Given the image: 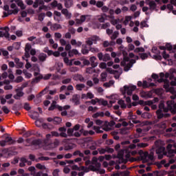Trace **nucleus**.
Masks as SVG:
<instances>
[{
	"instance_id": "obj_62",
	"label": "nucleus",
	"mask_w": 176,
	"mask_h": 176,
	"mask_svg": "<svg viewBox=\"0 0 176 176\" xmlns=\"http://www.w3.org/2000/svg\"><path fill=\"white\" fill-rule=\"evenodd\" d=\"M96 6H97V8H102L104 6V2L97 1Z\"/></svg>"
},
{
	"instance_id": "obj_23",
	"label": "nucleus",
	"mask_w": 176,
	"mask_h": 176,
	"mask_svg": "<svg viewBox=\"0 0 176 176\" xmlns=\"http://www.w3.org/2000/svg\"><path fill=\"white\" fill-rule=\"evenodd\" d=\"M46 58H47V55L46 54L41 53L38 55V60L41 63L46 61Z\"/></svg>"
},
{
	"instance_id": "obj_46",
	"label": "nucleus",
	"mask_w": 176,
	"mask_h": 176,
	"mask_svg": "<svg viewBox=\"0 0 176 176\" xmlns=\"http://www.w3.org/2000/svg\"><path fill=\"white\" fill-rule=\"evenodd\" d=\"M91 151H96L97 149V143L96 142L92 143V145L89 146Z\"/></svg>"
},
{
	"instance_id": "obj_8",
	"label": "nucleus",
	"mask_w": 176,
	"mask_h": 176,
	"mask_svg": "<svg viewBox=\"0 0 176 176\" xmlns=\"http://www.w3.org/2000/svg\"><path fill=\"white\" fill-rule=\"evenodd\" d=\"M81 52L82 54H87L89 52H94V48H91V45H82Z\"/></svg>"
},
{
	"instance_id": "obj_25",
	"label": "nucleus",
	"mask_w": 176,
	"mask_h": 176,
	"mask_svg": "<svg viewBox=\"0 0 176 176\" xmlns=\"http://www.w3.org/2000/svg\"><path fill=\"white\" fill-rule=\"evenodd\" d=\"M148 6L150 8V10H155V9H156L157 5L156 4V2H155L154 1H151L148 3Z\"/></svg>"
},
{
	"instance_id": "obj_56",
	"label": "nucleus",
	"mask_w": 176,
	"mask_h": 176,
	"mask_svg": "<svg viewBox=\"0 0 176 176\" xmlns=\"http://www.w3.org/2000/svg\"><path fill=\"white\" fill-rule=\"evenodd\" d=\"M50 78H52V74H45L44 76H43V79L44 80H49Z\"/></svg>"
},
{
	"instance_id": "obj_53",
	"label": "nucleus",
	"mask_w": 176,
	"mask_h": 176,
	"mask_svg": "<svg viewBox=\"0 0 176 176\" xmlns=\"http://www.w3.org/2000/svg\"><path fill=\"white\" fill-rule=\"evenodd\" d=\"M3 112H4V113L6 114H8L9 113V112H10V110H9V109H8V107L6 106H3L2 108H1Z\"/></svg>"
},
{
	"instance_id": "obj_36",
	"label": "nucleus",
	"mask_w": 176,
	"mask_h": 176,
	"mask_svg": "<svg viewBox=\"0 0 176 176\" xmlns=\"http://www.w3.org/2000/svg\"><path fill=\"white\" fill-rule=\"evenodd\" d=\"M109 60H111V55H109V54H105L104 55H103L102 61L107 62L109 61Z\"/></svg>"
},
{
	"instance_id": "obj_34",
	"label": "nucleus",
	"mask_w": 176,
	"mask_h": 176,
	"mask_svg": "<svg viewBox=\"0 0 176 176\" xmlns=\"http://www.w3.org/2000/svg\"><path fill=\"white\" fill-rule=\"evenodd\" d=\"M62 120H63L61 119V118H60V117H55L54 118V124H60V123H61Z\"/></svg>"
},
{
	"instance_id": "obj_14",
	"label": "nucleus",
	"mask_w": 176,
	"mask_h": 176,
	"mask_svg": "<svg viewBox=\"0 0 176 176\" xmlns=\"http://www.w3.org/2000/svg\"><path fill=\"white\" fill-rule=\"evenodd\" d=\"M15 92L16 94L13 96V98H14V100H20L21 97L24 96V92L20 90V89H16Z\"/></svg>"
},
{
	"instance_id": "obj_22",
	"label": "nucleus",
	"mask_w": 176,
	"mask_h": 176,
	"mask_svg": "<svg viewBox=\"0 0 176 176\" xmlns=\"http://www.w3.org/2000/svg\"><path fill=\"white\" fill-rule=\"evenodd\" d=\"M61 28H63V27H61V25L58 23H53V25L50 28V30H52V31H57V30H61Z\"/></svg>"
},
{
	"instance_id": "obj_42",
	"label": "nucleus",
	"mask_w": 176,
	"mask_h": 176,
	"mask_svg": "<svg viewBox=\"0 0 176 176\" xmlns=\"http://www.w3.org/2000/svg\"><path fill=\"white\" fill-rule=\"evenodd\" d=\"M94 130H96V133H97L98 134H102V133H104V131L100 130V127H98V126H94Z\"/></svg>"
},
{
	"instance_id": "obj_7",
	"label": "nucleus",
	"mask_w": 176,
	"mask_h": 176,
	"mask_svg": "<svg viewBox=\"0 0 176 176\" xmlns=\"http://www.w3.org/2000/svg\"><path fill=\"white\" fill-rule=\"evenodd\" d=\"M25 142L27 143L25 144V146H30V145H41L42 142L41 139L33 140L32 138H28L25 140Z\"/></svg>"
},
{
	"instance_id": "obj_32",
	"label": "nucleus",
	"mask_w": 176,
	"mask_h": 176,
	"mask_svg": "<svg viewBox=\"0 0 176 176\" xmlns=\"http://www.w3.org/2000/svg\"><path fill=\"white\" fill-rule=\"evenodd\" d=\"M73 155L74 156H80V157H83L85 156V154H83V153L80 152V151L77 150L74 152Z\"/></svg>"
},
{
	"instance_id": "obj_6",
	"label": "nucleus",
	"mask_w": 176,
	"mask_h": 176,
	"mask_svg": "<svg viewBox=\"0 0 176 176\" xmlns=\"http://www.w3.org/2000/svg\"><path fill=\"white\" fill-rule=\"evenodd\" d=\"M126 149H121L118 151L117 157L119 159L118 163H127V160L124 159V152Z\"/></svg>"
},
{
	"instance_id": "obj_16",
	"label": "nucleus",
	"mask_w": 176,
	"mask_h": 176,
	"mask_svg": "<svg viewBox=\"0 0 176 176\" xmlns=\"http://www.w3.org/2000/svg\"><path fill=\"white\" fill-rule=\"evenodd\" d=\"M4 141H6V143L8 144V145H14V144H16V140H14L10 136L6 137Z\"/></svg>"
},
{
	"instance_id": "obj_20",
	"label": "nucleus",
	"mask_w": 176,
	"mask_h": 176,
	"mask_svg": "<svg viewBox=\"0 0 176 176\" xmlns=\"http://www.w3.org/2000/svg\"><path fill=\"white\" fill-rule=\"evenodd\" d=\"M96 60H97V58H96V56H91L89 58V61L91 63L92 68H96V67H97V65H98V63H96Z\"/></svg>"
},
{
	"instance_id": "obj_58",
	"label": "nucleus",
	"mask_w": 176,
	"mask_h": 176,
	"mask_svg": "<svg viewBox=\"0 0 176 176\" xmlns=\"http://www.w3.org/2000/svg\"><path fill=\"white\" fill-rule=\"evenodd\" d=\"M45 16H46V14L45 13H41L39 15H38V19L40 21H43V19H45Z\"/></svg>"
},
{
	"instance_id": "obj_3",
	"label": "nucleus",
	"mask_w": 176,
	"mask_h": 176,
	"mask_svg": "<svg viewBox=\"0 0 176 176\" xmlns=\"http://www.w3.org/2000/svg\"><path fill=\"white\" fill-rule=\"evenodd\" d=\"M136 89H137V86L135 85H129V86L124 85L123 88L120 89V91L122 94H123V96H124L126 93L128 96H131L134 90H136Z\"/></svg>"
},
{
	"instance_id": "obj_39",
	"label": "nucleus",
	"mask_w": 176,
	"mask_h": 176,
	"mask_svg": "<svg viewBox=\"0 0 176 176\" xmlns=\"http://www.w3.org/2000/svg\"><path fill=\"white\" fill-rule=\"evenodd\" d=\"M126 102H127V108L130 109L131 108V98H130L129 96L126 98Z\"/></svg>"
},
{
	"instance_id": "obj_9",
	"label": "nucleus",
	"mask_w": 176,
	"mask_h": 176,
	"mask_svg": "<svg viewBox=\"0 0 176 176\" xmlns=\"http://www.w3.org/2000/svg\"><path fill=\"white\" fill-rule=\"evenodd\" d=\"M147 157L148 160H153L154 157H153V153L151 152L150 154L148 153H146L144 156L142 157V160L143 163H146L148 162Z\"/></svg>"
},
{
	"instance_id": "obj_18",
	"label": "nucleus",
	"mask_w": 176,
	"mask_h": 176,
	"mask_svg": "<svg viewBox=\"0 0 176 176\" xmlns=\"http://www.w3.org/2000/svg\"><path fill=\"white\" fill-rule=\"evenodd\" d=\"M61 12L62 14H64L67 20H69V19L72 17V14L69 12H68L67 9H63Z\"/></svg>"
},
{
	"instance_id": "obj_55",
	"label": "nucleus",
	"mask_w": 176,
	"mask_h": 176,
	"mask_svg": "<svg viewBox=\"0 0 176 176\" xmlns=\"http://www.w3.org/2000/svg\"><path fill=\"white\" fill-rule=\"evenodd\" d=\"M106 152H107V153H113V152H115V150L109 146H106Z\"/></svg>"
},
{
	"instance_id": "obj_21",
	"label": "nucleus",
	"mask_w": 176,
	"mask_h": 176,
	"mask_svg": "<svg viewBox=\"0 0 176 176\" xmlns=\"http://www.w3.org/2000/svg\"><path fill=\"white\" fill-rule=\"evenodd\" d=\"M43 78V75H40L37 77H35L32 80V85H35V83H39L41 82V80Z\"/></svg>"
},
{
	"instance_id": "obj_4",
	"label": "nucleus",
	"mask_w": 176,
	"mask_h": 176,
	"mask_svg": "<svg viewBox=\"0 0 176 176\" xmlns=\"http://www.w3.org/2000/svg\"><path fill=\"white\" fill-rule=\"evenodd\" d=\"M0 30H3V31H0V38H3V36H5V38L8 41H10V34H9V31H10V29L9 28V27L6 26L4 28H0Z\"/></svg>"
},
{
	"instance_id": "obj_57",
	"label": "nucleus",
	"mask_w": 176,
	"mask_h": 176,
	"mask_svg": "<svg viewBox=\"0 0 176 176\" xmlns=\"http://www.w3.org/2000/svg\"><path fill=\"white\" fill-rule=\"evenodd\" d=\"M133 17L131 16H125V21H124V24H127L129 21H130Z\"/></svg>"
},
{
	"instance_id": "obj_31",
	"label": "nucleus",
	"mask_w": 176,
	"mask_h": 176,
	"mask_svg": "<svg viewBox=\"0 0 176 176\" xmlns=\"http://www.w3.org/2000/svg\"><path fill=\"white\" fill-rule=\"evenodd\" d=\"M20 163H19V166L21 167H25V163L27 162V159L25 157H21L20 159Z\"/></svg>"
},
{
	"instance_id": "obj_60",
	"label": "nucleus",
	"mask_w": 176,
	"mask_h": 176,
	"mask_svg": "<svg viewBox=\"0 0 176 176\" xmlns=\"http://www.w3.org/2000/svg\"><path fill=\"white\" fill-rule=\"evenodd\" d=\"M118 35H119V33L118 32H114V33L111 36L112 41H114V39H116L118 38Z\"/></svg>"
},
{
	"instance_id": "obj_48",
	"label": "nucleus",
	"mask_w": 176,
	"mask_h": 176,
	"mask_svg": "<svg viewBox=\"0 0 176 176\" xmlns=\"http://www.w3.org/2000/svg\"><path fill=\"white\" fill-rule=\"evenodd\" d=\"M72 78H66L62 80L63 85H68V83H71Z\"/></svg>"
},
{
	"instance_id": "obj_38",
	"label": "nucleus",
	"mask_w": 176,
	"mask_h": 176,
	"mask_svg": "<svg viewBox=\"0 0 176 176\" xmlns=\"http://www.w3.org/2000/svg\"><path fill=\"white\" fill-rule=\"evenodd\" d=\"M145 52V49L144 47H138L134 50L135 53H144Z\"/></svg>"
},
{
	"instance_id": "obj_59",
	"label": "nucleus",
	"mask_w": 176,
	"mask_h": 176,
	"mask_svg": "<svg viewBox=\"0 0 176 176\" xmlns=\"http://www.w3.org/2000/svg\"><path fill=\"white\" fill-rule=\"evenodd\" d=\"M89 169L91 170V171H98V168H97L94 165H89Z\"/></svg>"
},
{
	"instance_id": "obj_49",
	"label": "nucleus",
	"mask_w": 176,
	"mask_h": 176,
	"mask_svg": "<svg viewBox=\"0 0 176 176\" xmlns=\"http://www.w3.org/2000/svg\"><path fill=\"white\" fill-rule=\"evenodd\" d=\"M23 80H24V78H23V76H19L16 78L15 82L16 83H21Z\"/></svg>"
},
{
	"instance_id": "obj_35",
	"label": "nucleus",
	"mask_w": 176,
	"mask_h": 176,
	"mask_svg": "<svg viewBox=\"0 0 176 176\" xmlns=\"http://www.w3.org/2000/svg\"><path fill=\"white\" fill-rule=\"evenodd\" d=\"M151 116V113L148 112H144L142 113V118H143L144 119H150Z\"/></svg>"
},
{
	"instance_id": "obj_37",
	"label": "nucleus",
	"mask_w": 176,
	"mask_h": 176,
	"mask_svg": "<svg viewBox=\"0 0 176 176\" xmlns=\"http://www.w3.org/2000/svg\"><path fill=\"white\" fill-rule=\"evenodd\" d=\"M107 17V14H103L100 18L98 19L99 23H104L105 18Z\"/></svg>"
},
{
	"instance_id": "obj_15",
	"label": "nucleus",
	"mask_w": 176,
	"mask_h": 176,
	"mask_svg": "<svg viewBox=\"0 0 176 176\" xmlns=\"http://www.w3.org/2000/svg\"><path fill=\"white\" fill-rule=\"evenodd\" d=\"M3 10L8 12V14H17V13H19V10H10L8 5H5L3 6Z\"/></svg>"
},
{
	"instance_id": "obj_1",
	"label": "nucleus",
	"mask_w": 176,
	"mask_h": 176,
	"mask_svg": "<svg viewBox=\"0 0 176 176\" xmlns=\"http://www.w3.org/2000/svg\"><path fill=\"white\" fill-rule=\"evenodd\" d=\"M165 107L164 103H160L159 104V109L156 111L157 119L151 122L150 124H156V123H159V120H160V119H167L171 116V114L170 113H163V109Z\"/></svg>"
},
{
	"instance_id": "obj_19",
	"label": "nucleus",
	"mask_w": 176,
	"mask_h": 176,
	"mask_svg": "<svg viewBox=\"0 0 176 176\" xmlns=\"http://www.w3.org/2000/svg\"><path fill=\"white\" fill-rule=\"evenodd\" d=\"M73 79L74 80H80V82H85V77L82 74H75Z\"/></svg>"
},
{
	"instance_id": "obj_44",
	"label": "nucleus",
	"mask_w": 176,
	"mask_h": 176,
	"mask_svg": "<svg viewBox=\"0 0 176 176\" xmlns=\"http://www.w3.org/2000/svg\"><path fill=\"white\" fill-rule=\"evenodd\" d=\"M132 67V65L128 63L124 66V71H125V72H129V71H130V68H131Z\"/></svg>"
},
{
	"instance_id": "obj_17",
	"label": "nucleus",
	"mask_w": 176,
	"mask_h": 176,
	"mask_svg": "<svg viewBox=\"0 0 176 176\" xmlns=\"http://www.w3.org/2000/svg\"><path fill=\"white\" fill-rule=\"evenodd\" d=\"M160 49L161 50H164L162 52V57L163 58H164L165 60H167V58H170V54L166 53V47L164 46H160Z\"/></svg>"
},
{
	"instance_id": "obj_11",
	"label": "nucleus",
	"mask_w": 176,
	"mask_h": 176,
	"mask_svg": "<svg viewBox=\"0 0 176 176\" xmlns=\"http://www.w3.org/2000/svg\"><path fill=\"white\" fill-rule=\"evenodd\" d=\"M56 101H53L51 106L48 108V111H54V109H58V111H63V107L56 104Z\"/></svg>"
},
{
	"instance_id": "obj_33",
	"label": "nucleus",
	"mask_w": 176,
	"mask_h": 176,
	"mask_svg": "<svg viewBox=\"0 0 176 176\" xmlns=\"http://www.w3.org/2000/svg\"><path fill=\"white\" fill-rule=\"evenodd\" d=\"M58 145H60V141L57 139H56L54 140V142L51 144V146L52 148H57V146H58Z\"/></svg>"
},
{
	"instance_id": "obj_52",
	"label": "nucleus",
	"mask_w": 176,
	"mask_h": 176,
	"mask_svg": "<svg viewBox=\"0 0 176 176\" xmlns=\"http://www.w3.org/2000/svg\"><path fill=\"white\" fill-rule=\"evenodd\" d=\"M74 148H75V144H69L66 146V149L67 151H69L71 149H74Z\"/></svg>"
},
{
	"instance_id": "obj_47",
	"label": "nucleus",
	"mask_w": 176,
	"mask_h": 176,
	"mask_svg": "<svg viewBox=\"0 0 176 176\" xmlns=\"http://www.w3.org/2000/svg\"><path fill=\"white\" fill-rule=\"evenodd\" d=\"M139 56H140V58H142V60H145L146 58H148V54L146 53H140Z\"/></svg>"
},
{
	"instance_id": "obj_50",
	"label": "nucleus",
	"mask_w": 176,
	"mask_h": 176,
	"mask_svg": "<svg viewBox=\"0 0 176 176\" xmlns=\"http://www.w3.org/2000/svg\"><path fill=\"white\" fill-rule=\"evenodd\" d=\"M74 129L72 128H69L67 129V134L70 136V137H72L74 134Z\"/></svg>"
},
{
	"instance_id": "obj_61",
	"label": "nucleus",
	"mask_w": 176,
	"mask_h": 176,
	"mask_svg": "<svg viewBox=\"0 0 176 176\" xmlns=\"http://www.w3.org/2000/svg\"><path fill=\"white\" fill-rule=\"evenodd\" d=\"M87 98H89L90 100L94 98V94H93L91 92H88L87 94Z\"/></svg>"
},
{
	"instance_id": "obj_2",
	"label": "nucleus",
	"mask_w": 176,
	"mask_h": 176,
	"mask_svg": "<svg viewBox=\"0 0 176 176\" xmlns=\"http://www.w3.org/2000/svg\"><path fill=\"white\" fill-rule=\"evenodd\" d=\"M167 107L162 109L163 113H168V111L172 115H176V103L174 100H168L166 102Z\"/></svg>"
},
{
	"instance_id": "obj_43",
	"label": "nucleus",
	"mask_w": 176,
	"mask_h": 176,
	"mask_svg": "<svg viewBox=\"0 0 176 176\" xmlns=\"http://www.w3.org/2000/svg\"><path fill=\"white\" fill-rule=\"evenodd\" d=\"M100 76L102 82H105V79H107V76H108V74H107V72H102Z\"/></svg>"
},
{
	"instance_id": "obj_10",
	"label": "nucleus",
	"mask_w": 176,
	"mask_h": 176,
	"mask_svg": "<svg viewBox=\"0 0 176 176\" xmlns=\"http://www.w3.org/2000/svg\"><path fill=\"white\" fill-rule=\"evenodd\" d=\"M98 41H100V38L98 36H92L87 39V41H86V43H87V45H93V43H94V45H96V43H97Z\"/></svg>"
},
{
	"instance_id": "obj_27",
	"label": "nucleus",
	"mask_w": 176,
	"mask_h": 176,
	"mask_svg": "<svg viewBox=\"0 0 176 176\" xmlns=\"http://www.w3.org/2000/svg\"><path fill=\"white\" fill-rule=\"evenodd\" d=\"M91 102V104H92V105H96V104H97V102H98V104H100V102H101V99H98V98H95V99H92L91 101H87L86 102V104Z\"/></svg>"
},
{
	"instance_id": "obj_13",
	"label": "nucleus",
	"mask_w": 176,
	"mask_h": 176,
	"mask_svg": "<svg viewBox=\"0 0 176 176\" xmlns=\"http://www.w3.org/2000/svg\"><path fill=\"white\" fill-rule=\"evenodd\" d=\"M173 144H168L166 146V149L168 151L167 157H173L174 156V153H175V150H173Z\"/></svg>"
},
{
	"instance_id": "obj_63",
	"label": "nucleus",
	"mask_w": 176,
	"mask_h": 176,
	"mask_svg": "<svg viewBox=\"0 0 176 176\" xmlns=\"http://www.w3.org/2000/svg\"><path fill=\"white\" fill-rule=\"evenodd\" d=\"M24 109H25V111H30L31 109V107H30V104H28L27 102L25 103Z\"/></svg>"
},
{
	"instance_id": "obj_45",
	"label": "nucleus",
	"mask_w": 176,
	"mask_h": 176,
	"mask_svg": "<svg viewBox=\"0 0 176 176\" xmlns=\"http://www.w3.org/2000/svg\"><path fill=\"white\" fill-rule=\"evenodd\" d=\"M36 168H38V170H46V166L45 165H42L41 164H37L36 165Z\"/></svg>"
},
{
	"instance_id": "obj_24",
	"label": "nucleus",
	"mask_w": 176,
	"mask_h": 176,
	"mask_svg": "<svg viewBox=\"0 0 176 176\" xmlns=\"http://www.w3.org/2000/svg\"><path fill=\"white\" fill-rule=\"evenodd\" d=\"M28 40L30 42H33V45H38V43H39V40H37L36 37L34 36L28 37Z\"/></svg>"
},
{
	"instance_id": "obj_12",
	"label": "nucleus",
	"mask_w": 176,
	"mask_h": 176,
	"mask_svg": "<svg viewBox=\"0 0 176 176\" xmlns=\"http://www.w3.org/2000/svg\"><path fill=\"white\" fill-rule=\"evenodd\" d=\"M71 101L74 102V105H80V95L74 94Z\"/></svg>"
},
{
	"instance_id": "obj_5",
	"label": "nucleus",
	"mask_w": 176,
	"mask_h": 176,
	"mask_svg": "<svg viewBox=\"0 0 176 176\" xmlns=\"http://www.w3.org/2000/svg\"><path fill=\"white\" fill-rule=\"evenodd\" d=\"M155 152L158 156V159H163L164 156H167V153L166 152V148L163 146H159L156 148Z\"/></svg>"
},
{
	"instance_id": "obj_40",
	"label": "nucleus",
	"mask_w": 176,
	"mask_h": 176,
	"mask_svg": "<svg viewBox=\"0 0 176 176\" xmlns=\"http://www.w3.org/2000/svg\"><path fill=\"white\" fill-rule=\"evenodd\" d=\"M32 132L31 131H26L23 133V137L25 138H28V137H31L32 135Z\"/></svg>"
},
{
	"instance_id": "obj_28",
	"label": "nucleus",
	"mask_w": 176,
	"mask_h": 176,
	"mask_svg": "<svg viewBox=\"0 0 176 176\" xmlns=\"http://www.w3.org/2000/svg\"><path fill=\"white\" fill-rule=\"evenodd\" d=\"M85 87H86V85H85V84H77L76 85V89L78 91H82L83 89H85Z\"/></svg>"
},
{
	"instance_id": "obj_51",
	"label": "nucleus",
	"mask_w": 176,
	"mask_h": 176,
	"mask_svg": "<svg viewBox=\"0 0 176 176\" xmlns=\"http://www.w3.org/2000/svg\"><path fill=\"white\" fill-rule=\"evenodd\" d=\"M10 8H11V9H14V10H18V12H20V9H19V8L17 7V6H16V3H12L10 5Z\"/></svg>"
},
{
	"instance_id": "obj_64",
	"label": "nucleus",
	"mask_w": 176,
	"mask_h": 176,
	"mask_svg": "<svg viewBox=\"0 0 176 176\" xmlns=\"http://www.w3.org/2000/svg\"><path fill=\"white\" fill-rule=\"evenodd\" d=\"M105 144H106V145H112V144H113V140L109 139V140H106Z\"/></svg>"
},
{
	"instance_id": "obj_41",
	"label": "nucleus",
	"mask_w": 176,
	"mask_h": 176,
	"mask_svg": "<svg viewBox=\"0 0 176 176\" xmlns=\"http://www.w3.org/2000/svg\"><path fill=\"white\" fill-rule=\"evenodd\" d=\"M52 158L49 157H38V160H41V162H45V161H47V160H51Z\"/></svg>"
},
{
	"instance_id": "obj_54",
	"label": "nucleus",
	"mask_w": 176,
	"mask_h": 176,
	"mask_svg": "<svg viewBox=\"0 0 176 176\" xmlns=\"http://www.w3.org/2000/svg\"><path fill=\"white\" fill-rule=\"evenodd\" d=\"M149 144L148 143H139L138 144V146L139 148H146Z\"/></svg>"
},
{
	"instance_id": "obj_29",
	"label": "nucleus",
	"mask_w": 176,
	"mask_h": 176,
	"mask_svg": "<svg viewBox=\"0 0 176 176\" xmlns=\"http://www.w3.org/2000/svg\"><path fill=\"white\" fill-rule=\"evenodd\" d=\"M118 104L119 105H120V107H121L122 109H124L127 108V105L126 104V103H124V100H122V99L120 100H118Z\"/></svg>"
},
{
	"instance_id": "obj_30",
	"label": "nucleus",
	"mask_w": 176,
	"mask_h": 176,
	"mask_svg": "<svg viewBox=\"0 0 176 176\" xmlns=\"http://www.w3.org/2000/svg\"><path fill=\"white\" fill-rule=\"evenodd\" d=\"M176 73L175 69H170V76H169V79L170 80H173V79H175V77H174V74Z\"/></svg>"
},
{
	"instance_id": "obj_26",
	"label": "nucleus",
	"mask_w": 176,
	"mask_h": 176,
	"mask_svg": "<svg viewBox=\"0 0 176 176\" xmlns=\"http://www.w3.org/2000/svg\"><path fill=\"white\" fill-rule=\"evenodd\" d=\"M74 5V1L72 0H65V6L67 8H71Z\"/></svg>"
}]
</instances>
